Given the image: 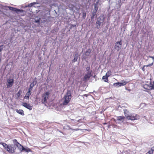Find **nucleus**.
<instances>
[{"instance_id":"obj_38","label":"nucleus","mask_w":154,"mask_h":154,"mask_svg":"<svg viewBox=\"0 0 154 154\" xmlns=\"http://www.w3.org/2000/svg\"><path fill=\"white\" fill-rule=\"evenodd\" d=\"M149 57L152 58L153 59V60H154V57L149 56Z\"/></svg>"},{"instance_id":"obj_11","label":"nucleus","mask_w":154,"mask_h":154,"mask_svg":"<svg viewBox=\"0 0 154 154\" xmlns=\"http://www.w3.org/2000/svg\"><path fill=\"white\" fill-rule=\"evenodd\" d=\"M22 105L26 108L31 110L32 109V106L26 103H23Z\"/></svg>"},{"instance_id":"obj_9","label":"nucleus","mask_w":154,"mask_h":154,"mask_svg":"<svg viewBox=\"0 0 154 154\" xmlns=\"http://www.w3.org/2000/svg\"><path fill=\"white\" fill-rule=\"evenodd\" d=\"M91 72H88L87 73L85 74L83 78V80L85 81L88 79L91 76Z\"/></svg>"},{"instance_id":"obj_4","label":"nucleus","mask_w":154,"mask_h":154,"mask_svg":"<svg viewBox=\"0 0 154 154\" xmlns=\"http://www.w3.org/2000/svg\"><path fill=\"white\" fill-rule=\"evenodd\" d=\"M121 82H118L114 83L113 85L115 87H119L122 86H124L126 85L128 83V82L124 80H122Z\"/></svg>"},{"instance_id":"obj_14","label":"nucleus","mask_w":154,"mask_h":154,"mask_svg":"<svg viewBox=\"0 0 154 154\" xmlns=\"http://www.w3.org/2000/svg\"><path fill=\"white\" fill-rule=\"evenodd\" d=\"M149 84L151 90H154V81H150Z\"/></svg>"},{"instance_id":"obj_5","label":"nucleus","mask_w":154,"mask_h":154,"mask_svg":"<svg viewBox=\"0 0 154 154\" xmlns=\"http://www.w3.org/2000/svg\"><path fill=\"white\" fill-rule=\"evenodd\" d=\"M122 41L121 40L116 43L115 48L117 50V51H119L120 50L122 47Z\"/></svg>"},{"instance_id":"obj_28","label":"nucleus","mask_w":154,"mask_h":154,"mask_svg":"<svg viewBox=\"0 0 154 154\" xmlns=\"http://www.w3.org/2000/svg\"><path fill=\"white\" fill-rule=\"evenodd\" d=\"M111 70L108 71L106 74V75L109 77L111 75Z\"/></svg>"},{"instance_id":"obj_7","label":"nucleus","mask_w":154,"mask_h":154,"mask_svg":"<svg viewBox=\"0 0 154 154\" xmlns=\"http://www.w3.org/2000/svg\"><path fill=\"white\" fill-rule=\"evenodd\" d=\"M9 153H15V149L13 145H10L7 147L6 150Z\"/></svg>"},{"instance_id":"obj_1","label":"nucleus","mask_w":154,"mask_h":154,"mask_svg":"<svg viewBox=\"0 0 154 154\" xmlns=\"http://www.w3.org/2000/svg\"><path fill=\"white\" fill-rule=\"evenodd\" d=\"M72 98V94L70 91H67L66 94L64 95L63 98L64 100L63 102V104L64 105H66L70 102Z\"/></svg>"},{"instance_id":"obj_27","label":"nucleus","mask_w":154,"mask_h":154,"mask_svg":"<svg viewBox=\"0 0 154 154\" xmlns=\"http://www.w3.org/2000/svg\"><path fill=\"white\" fill-rule=\"evenodd\" d=\"M36 81H33L30 85V86L33 88V87L36 84Z\"/></svg>"},{"instance_id":"obj_32","label":"nucleus","mask_w":154,"mask_h":154,"mask_svg":"<svg viewBox=\"0 0 154 154\" xmlns=\"http://www.w3.org/2000/svg\"><path fill=\"white\" fill-rule=\"evenodd\" d=\"M86 16V13L85 12H82V17L84 18H85Z\"/></svg>"},{"instance_id":"obj_25","label":"nucleus","mask_w":154,"mask_h":154,"mask_svg":"<svg viewBox=\"0 0 154 154\" xmlns=\"http://www.w3.org/2000/svg\"><path fill=\"white\" fill-rule=\"evenodd\" d=\"M22 151H25L26 152H31V149L29 148H25L23 147V148L22 149Z\"/></svg>"},{"instance_id":"obj_2","label":"nucleus","mask_w":154,"mask_h":154,"mask_svg":"<svg viewBox=\"0 0 154 154\" xmlns=\"http://www.w3.org/2000/svg\"><path fill=\"white\" fill-rule=\"evenodd\" d=\"M50 93L47 91L45 92L42 95V103L45 104L47 102V100L48 99Z\"/></svg>"},{"instance_id":"obj_23","label":"nucleus","mask_w":154,"mask_h":154,"mask_svg":"<svg viewBox=\"0 0 154 154\" xmlns=\"http://www.w3.org/2000/svg\"><path fill=\"white\" fill-rule=\"evenodd\" d=\"M1 144H2L3 145L5 149L6 150H7V147L8 146H9L6 143L1 142L0 143Z\"/></svg>"},{"instance_id":"obj_35","label":"nucleus","mask_w":154,"mask_h":154,"mask_svg":"<svg viewBox=\"0 0 154 154\" xmlns=\"http://www.w3.org/2000/svg\"><path fill=\"white\" fill-rule=\"evenodd\" d=\"M41 20L40 18H39L37 20H35V22L36 23H39L40 20Z\"/></svg>"},{"instance_id":"obj_34","label":"nucleus","mask_w":154,"mask_h":154,"mask_svg":"<svg viewBox=\"0 0 154 154\" xmlns=\"http://www.w3.org/2000/svg\"><path fill=\"white\" fill-rule=\"evenodd\" d=\"M153 63L152 62L151 63H150L149 64L147 65H145L146 66V67H148V66H152L153 65Z\"/></svg>"},{"instance_id":"obj_20","label":"nucleus","mask_w":154,"mask_h":154,"mask_svg":"<svg viewBox=\"0 0 154 154\" xmlns=\"http://www.w3.org/2000/svg\"><path fill=\"white\" fill-rule=\"evenodd\" d=\"M102 22H100V20H97L96 22L97 27V29H99L100 28L101 24Z\"/></svg>"},{"instance_id":"obj_21","label":"nucleus","mask_w":154,"mask_h":154,"mask_svg":"<svg viewBox=\"0 0 154 154\" xmlns=\"http://www.w3.org/2000/svg\"><path fill=\"white\" fill-rule=\"evenodd\" d=\"M78 57V53H77L75 54L74 58L73 60V62H75L77 61Z\"/></svg>"},{"instance_id":"obj_22","label":"nucleus","mask_w":154,"mask_h":154,"mask_svg":"<svg viewBox=\"0 0 154 154\" xmlns=\"http://www.w3.org/2000/svg\"><path fill=\"white\" fill-rule=\"evenodd\" d=\"M108 77H108V76L105 75L103 77L102 79L104 80V82H108Z\"/></svg>"},{"instance_id":"obj_33","label":"nucleus","mask_w":154,"mask_h":154,"mask_svg":"<svg viewBox=\"0 0 154 154\" xmlns=\"http://www.w3.org/2000/svg\"><path fill=\"white\" fill-rule=\"evenodd\" d=\"M32 87L30 86V87L28 89V91L27 92L29 93H31L30 92L32 90Z\"/></svg>"},{"instance_id":"obj_12","label":"nucleus","mask_w":154,"mask_h":154,"mask_svg":"<svg viewBox=\"0 0 154 154\" xmlns=\"http://www.w3.org/2000/svg\"><path fill=\"white\" fill-rule=\"evenodd\" d=\"M143 87L146 90H151L150 85L145 84L143 85Z\"/></svg>"},{"instance_id":"obj_8","label":"nucleus","mask_w":154,"mask_h":154,"mask_svg":"<svg viewBox=\"0 0 154 154\" xmlns=\"http://www.w3.org/2000/svg\"><path fill=\"white\" fill-rule=\"evenodd\" d=\"M9 10L16 12L17 13H18L20 12H24V11L23 10H21L20 9H17V8L11 7H8Z\"/></svg>"},{"instance_id":"obj_10","label":"nucleus","mask_w":154,"mask_h":154,"mask_svg":"<svg viewBox=\"0 0 154 154\" xmlns=\"http://www.w3.org/2000/svg\"><path fill=\"white\" fill-rule=\"evenodd\" d=\"M98 8L97 6V5L95 4L94 5V10L92 13L91 18V19H93L94 18L96 14V13H97V11L98 10Z\"/></svg>"},{"instance_id":"obj_40","label":"nucleus","mask_w":154,"mask_h":154,"mask_svg":"<svg viewBox=\"0 0 154 154\" xmlns=\"http://www.w3.org/2000/svg\"><path fill=\"white\" fill-rule=\"evenodd\" d=\"M106 124V123H104V124Z\"/></svg>"},{"instance_id":"obj_17","label":"nucleus","mask_w":154,"mask_h":154,"mask_svg":"<svg viewBox=\"0 0 154 154\" xmlns=\"http://www.w3.org/2000/svg\"><path fill=\"white\" fill-rule=\"evenodd\" d=\"M125 119V117L123 116H120L117 117V120L119 121H122Z\"/></svg>"},{"instance_id":"obj_26","label":"nucleus","mask_w":154,"mask_h":154,"mask_svg":"<svg viewBox=\"0 0 154 154\" xmlns=\"http://www.w3.org/2000/svg\"><path fill=\"white\" fill-rule=\"evenodd\" d=\"M21 92L22 91H21L19 90L18 92L16 94V97H17V98H19L20 97Z\"/></svg>"},{"instance_id":"obj_3","label":"nucleus","mask_w":154,"mask_h":154,"mask_svg":"<svg viewBox=\"0 0 154 154\" xmlns=\"http://www.w3.org/2000/svg\"><path fill=\"white\" fill-rule=\"evenodd\" d=\"M128 120H137L139 119V116L135 113L132 114L127 117V118Z\"/></svg>"},{"instance_id":"obj_36","label":"nucleus","mask_w":154,"mask_h":154,"mask_svg":"<svg viewBox=\"0 0 154 154\" xmlns=\"http://www.w3.org/2000/svg\"><path fill=\"white\" fill-rule=\"evenodd\" d=\"M146 66L145 65H144L143 67L142 68V70L143 71H144L145 70V67Z\"/></svg>"},{"instance_id":"obj_6","label":"nucleus","mask_w":154,"mask_h":154,"mask_svg":"<svg viewBox=\"0 0 154 154\" xmlns=\"http://www.w3.org/2000/svg\"><path fill=\"white\" fill-rule=\"evenodd\" d=\"M7 88H9L11 87L14 83V80L13 79L10 78L7 79Z\"/></svg>"},{"instance_id":"obj_13","label":"nucleus","mask_w":154,"mask_h":154,"mask_svg":"<svg viewBox=\"0 0 154 154\" xmlns=\"http://www.w3.org/2000/svg\"><path fill=\"white\" fill-rule=\"evenodd\" d=\"M15 111L21 115L23 116L24 115V113L22 109H16Z\"/></svg>"},{"instance_id":"obj_37","label":"nucleus","mask_w":154,"mask_h":154,"mask_svg":"<svg viewBox=\"0 0 154 154\" xmlns=\"http://www.w3.org/2000/svg\"><path fill=\"white\" fill-rule=\"evenodd\" d=\"M76 26V25H71V27H75Z\"/></svg>"},{"instance_id":"obj_29","label":"nucleus","mask_w":154,"mask_h":154,"mask_svg":"<svg viewBox=\"0 0 154 154\" xmlns=\"http://www.w3.org/2000/svg\"><path fill=\"white\" fill-rule=\"evenodd\" d=\"M13 142L14 144L16 145H17V144L18 145V144L19 143L17 141V140L16 139H14L13 140Z\"/></svg>"},{"instance_id":"obj_16","label":"nucleus","mask_w":154,"mask_h":154,"mask_svg":"<svg viewBox=\"0 0 154 154\" xmlns=\"http://www.w3.org/2000/svg\"><path fill=\"white\" fill-rule=\"evenodd\" d=\"M19 149L20 151V152H22V149L23 148V147L20 143H19L16 146Z\"/></svg>"},{"instance_id":"obj_31","label":"nucleus","mask_w":154,"mask_h":154,"mask_svg":"<svg viewBox=\"0 0 154 154\" xmlns=\"http://www.w3.org/2000/svg\"><path fill=\"white\" fill-rule=\"evenodd\" d=\"M90 67L89 66H87L86 68V70L88 72H91V71H90Z\"/></svg>"},{"instance_id":"obj_15","label":"nucleus","mask_w":154,"mask_h":154,"mask_svg":"<svg viewBox=\"0 0 154 154\" xmlns=\"http://www.w3.org/2000/svg\"><path fill=\"white\" fill-rule=\"evenodd\" d=\"M124 112L125 116H126V118H127V117L129 115V111L127 109H125L124 110Z\"/></svg>"},{"instance_id":"obj_24","label":"nucleus","mask_w":154,"mask_h":154,"mask_svg":"<svg viewBox=\"0 0 154 154\" xmlns=\"http://www.w3.org/2000/svg\"><path fill=\"white\" fill-rule=\"evenodd\" d=\"M154 151V149L152 147L149 150L146 154H153Z\"/></svg>"},{"instance_id":"obj_30","label":"nucleus","mask_w":154,"mask_h":154,"mask_svg":"<svg viewBox=\"0 0 154 154\" xmlns=\"http://www.w3.org/2000/svg\"><path fill=\"white\" fill-rule=\"evenodd\" d=\"M36 4V2H33L32 3H31L30 4H29L28 5V7H32L33 5H34Z\"/></svg>"},{"instance_id":"obj_19","label":"nucleus","mask_w":154,"mask_h":154,"mask_svg":"<svg viewBox=\"0 0 154 154\" xmlns=\"http://www.w3.org/2000/svg\"><path fill=\"white\" fill-rule=\"evenodd\" d=\"M91 52V50L90 49H88L85 52V55L86 56H88Z\"/></svg>"},{"instance_id":"obj_18","label":"nucleus","mask_w":154,"mask_h":154,"mask_svg":"<svg viewBox=\"0 0 154 154\" xmlns=\"http://www.w3.org/2000/svg\"><path fill=\"white\" fill-rule=\"evenodd\" d=\"M31 93H29L28 92H27L25 96L24 97V99H27L28 100H29V96L31 95Z\"/></svg>"},{"instance_id":"obj_39","label":"nucleus","mask_w":154,"mask_h":154,"mask_svg":"<svg viewBox=\"0 0 154 154\" xmlns=\"http://www.w3.org/2000/svg\"><path fill=\"white\" fill-rule=\"evenodd\" d=\"M152 148H153L154 149V146H153V147H152Z\"/></svg>"}]
</instances>
